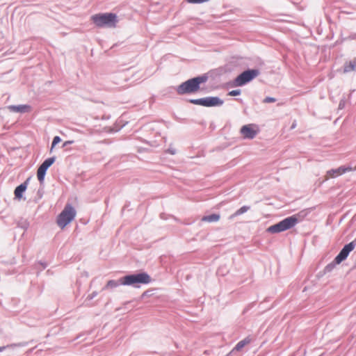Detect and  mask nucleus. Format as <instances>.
<instances>
[{"instance_id":"nucleus-1","label":"nucleus","mask_w":356,"mask_h":356,"mask_svg":"<svg viewBox=\"0 0 356 356\" xmlns=\"http://www.w3.org/2000/svg\"><path fill=\"white\" fill-rule=\"evenodd\" d=\"M208 79L207 74L189 79L178 86L176 92L179 95L195 93L200 89V85L206 83Z\"/></svg>"},{"instance_id":"nucleus-2","label":"nucleus","mask_w":356,"mask_h":356,"mask_svg":"<svg viewBox=\"0 0 356 356\" xmlns=\"http://www.w3.org/2000/svg\"><path fill=\"white\" fill-rule=\"evenodd\" d=\"M91 20L97 27H115L117 15L112 13H99L91 17Z\"/></svg>"},{"instance_id":"nucleus-3","label":"nucleus","mask_w":356,"mask_h":356,"mask_svg":"<svg viewBox=\"0 0 356 356\" xmlns=\"http://www.w3.org/2000/svg\"><path fill=\"white\" fill-rule=\"evenodd\" d=\"M150 276L145 272L125 275L122 277V285L140 287L139 284H147L151 282Z\"/></svg>"},{"instance_id":"nucleus-4","label":"nucleus","mask_w":356,"mask_h":356,"mask_svg":"<svg viewBox=\"0 0 356 356\" xmlns=\"http://www.w3.org/2000/svg\"><path fill=\"white\" fill-rule=\"evenodd\" d=\"M298 222V218L294 216H289L280 222L270 226L267 232L271 234L280 233L293 227Z\"/></svg>"},{"instance_id":"nucleus-5","label":"nucleus","mask_w":356,"mask_h":356,"mask_svg":"<svg viewBox=\"0 0 356 356\" xmlns=\"http://www.w3.org/2000/svg\"><path fill=\"white\" fill-rule=\"evenodd\" d=\"M76 216L74 208L70 204L65 205L64 209L58 216L56 219L57 225L63 229L66 227Z\"/></svg>"},{"instance_id":"nucleus-6","label":"nucleus","mask_w":356,"mask_h":356,"mask_svg":"<svg viewBox=\"0 0 356 356\" xmlns=\"http://www.w3.org/2000/svg\"><path fill=\"white\" fill-rule=\"evenodd\" d=\"M260 74V71L258 69H248L245 70L239 75L236 76V78L234 81V86H242L249 83L254 78L258 76Z\"/></svg>"},{"instance_id":"nucleus-7","label":"nucleus","mask_w":356,"mask_h":356,"mask_svg":"<svg viewBox=\"0 0 356 356\" xmlns=\"http://www.w3.org/2000/svg\"><path fill=\"white\" fill-rule=\"evenodd\" d=\"M355 246L356 238L343 246V248L335 257V262L337 264H341L348 257L350 252L355 249Z\"/></svg>"},{"instance_id":"nucleus-8","label":"nucleus","mask_w":356,"mask_h":356,"mask_svg":"<svg viewBox=\"0 0 356 356\" xmlns=\"http://www.w3.org/2000/svg\"><path fill=\"white\" fill-rule=\"evenodd\" d=\"M254 124L244 125L241 128V134L244 138L253 139L257 134V130L254 129Z\"/></svg>"},{"instance_id":"nucleus-9","label":"nucleus","mask_w":356,"mask_h":356,"mask_svg":"<svg viewBox=\"0 0 356 356\" xmlns=\"http://www.w3.org/2000/svg\"><path fill=\"white\" fill-rule=\"evenodd\" d=\"M224 102L218 97H203L202 106L215 107L221 106Z\"/></svg>"},{"instance_id":"nucleus-10","label":"nucleus","mask_w":356,"mask_h":356,"mask_svg":"<svg viewBox=\"0 0 356 356\" xmlns=\"http://www.w3.org/2000/svg\"><path fill=\"white\" fill-rule=\"evenodd\" d=\"M31 177L27 178L22 184L17 186L14 191L15 198L21 200L23 197V193L26 191Z\"/></svg>"},{"instance_id":"nucleus-11","label":"nucleus","mask_w":356,"mask_h":356,"mask_svg":"<svg viewBox=\"0 0 356 356\" xmlns=\"http://www.w3.org/2000/svg\"><path fill=\"white\" fill-rule=\"evenodd\" d=\"M8 109L13 113H26L31 111V107L27 104L10 105L8 106Z\"/></svg>"},{"instance_id":"nucleus-12","label":"nucleus","mask_w":356,"mask_h":356,"mask_svg":"<svg viewBox=\"0 0 356 356\" xmlns=\"http://www.w3.org/2000/svg\"><path fill=\"white\" fill-rule=\"evenodd\" d=\"M351 168H346L344 166H340L336 169H331L327 171V176L325 179H328L330 177H337L339 175L344 174L347 170H350Z\"/></svg>"},{"instance_id":"nucleus-13","label":"nucleus","mask_w":356,"mask_h":356,"mask_svg":"<svg viewBox=\"0 0 356 356\" xmlns=\"http://www.w3.org/2000/svg\"><path fill=\"white\" fill-rule=\"evenodd\" d=\"M122 285V277L118 280H111L108 281L106 284L104 286L103 290H106L108 289H113Z\"/></svg>"},{"instance_id":"nucleus-14","label":"nucleus","mask_w":356,"mask_h":356,"mask_svg":"<svg viewBox=\"0 0 356 356\" xmlns=\"http://www.w3.org/2000/svg\"><path fill=\"white\" fill-rule=\"evenodd\" d=\"M252 341V339L250 337H247L243 340L240 341L237 343V344L234 348L233 350L239 351L241 350L245 346L249 344Z\"/></svg>"},{"instance_id":"nucleus-15","label":"nucleus","mask_w":356,"mask_h":356,"mask_svg":"<svg viewBox=\"0 0 356 356\" xmlns=\"http://www.w3.org/2000/svg\"><path fill=\"white\" fill-rule=\"evenodd\" d=\"M220 215L218 213H212L202 217V220L204 222H217L220 219Z\"/></svg>"},{"instance_id":"nucleus-16","label":"nucleus","mask_w":356,"mask_h":356,"mask_svg":"<svg viewBox=\"0 0 356 356\" xmlns=\"http://www.w3.org/2000/svg\"><path fill=\"white\" fill-rule=\"evenodd\" d=\"M344 72H350L352 71H356V60H350L348 63L344 65L343 68Z\"/></svg>"},{"instance_id":"nucleus-17","label":"nucleus","mask_w":356,"mask_h":356,"mask_svg":"<svg viewBox=\"0 0 356 356\" xmlns=\"http://www.w3.org/2000/svg\"><path fill=\"white\" fill-rule=\"evenodd\" d=\"M250 209V207L249 206H243L242 207H241L239 209H238L237 211H235V213H234L232 216H231V218H234L235 216H240L245 212H247L249 209Z\"/></svg>"},{"instance_id":"nucleus-18","label":"nucleus","mask_w":356,"mask_h":356,"mask_svg":"<svg viewBox=\"0 0 356 356\" xmlns=\"http://www.w3.org/2000/svg\"><path fill=\"white\" fill-rule=\"evenodd\" d=\"M46 172H47L43 171L42 170H40L39 168L38 169L37 177H38V180H39L40 184L43 183L44 177H45Z\"/></svg>"},{"instance_id":"nucleus-19","label":"nucleus","mask_w":356,"mask_h":356,"mask_svg":"<svg viewBox=\"0 0 356 356\" xmlns=\"http://www.w3.org/2000/svg\"><path fill=\"white\" fill-rule=\"evenodd\" d=\"M337 264H338L335 262V259H334L332 262H331L330 264H327L325 267V269H324L325 273L331 272L335 268Z\"/></svg>"},{"instance_id":"nucleus-20","label":"nucleus","mask_w":356,"mask_h":356,"mask_svg":"<svg viewBox=\"0 0 356 356\" xmlns=\"http://www.w3.org/2000/svg\"><path fill=\"white\" fill-rule=\"evenodd\" d=\"M56 161V156H52V157H50V158H48L47 159H45L42 163L48 167V168L55 162Z\"/></svg>"},{"instance_id":"nucleus-21","label":"nucleus","mask_w":356,"mask_h":356,"mask_svg":"<svg viewBox=\"0 0 356 356\" xmlns=\"http://www.w3.org/2000/svg\"><path fill=\"white\" fill-rule=\"evenodd\" d=\"M61 141V138L60 136H55L54 138H53V141H52V143H51V148H50V153L52 152L53 151V149L55 147V146L59 143Z\"/></svg>"},{"instance_id":"nucleus-22","label":"nucleus","mask_w":356,"mask_h":356,"mask_svg":"<svg viewBox=\"0 0 356 356\" xmlns=\"http://www.w3.org/2000/svg\"><path fill=\"white\" fill-rule=\"evenodd\" d=\"M189 102L193 104H195V105L202 106L203 98L191 99H189Z\"/></svg>"},{"instance_id":"nucleus-23","label":"nucleus","mask_w":356,"mask_h":356,"mask_svg":"<svg viewBox=\"0 0 356 356\" xmlns=\"http://www.w3.org/2000/svg\"><path fill=\"white\" fill-rule=\"evenodd\" d=\"M241 90L238 89V90H233L232 91H229V93H228V95L229 96H237V95H239L241 94Z\"/></svg>"},{"instance_id":"nucleus-24","label":"nucleus","mask_w":356,"mask_h":356,"mask_svg":"<svg viewBox=\"0 0 356 356\" xmlns=\"http://www.w3.org/2000/svg\"><path fill=\"white\" fill-rule=\"evenodd\" d=\"M276 99L271 97H266L265 99H264L263 102L264 103H273L275 102Z\"/></svg>"},{"instance_id":"nucleus-25","label":"nucleus","mask_w":356,"mask_h":356,"mask_svg":"<svg viewBox=\"0 0 356 356\" xmlns=\"http://www.w3.org/2000/svg\"><path fill=\"white\" fill-rule=\"evenodd\" d=\"M209 1V0H187V1L191 3H202L207 2Z\"/></svg>"},{"instance_id":"nucleus-26","label":"nucleus","mask_w":356,"mask_h":356,"mask_svg":"<svg viewBox=\"0 0 356 356\" xmlns=\"http://www.w3.org/2000/svg\"><path fill=\"white\" fill-rule=\"evenodd\" d=\"M37 265L41 266V268H38L40 270H42L45 269L46 267L47 266V264L45 262H42V261H39Z\"/></svg>"},{"instance_id":"nucleus-27","label":"nucleus","mask_w":356,"mask_h":356,"mask_svg":"<svg viewBox=\"0 0 356 356\" xmlns=\"http://www.w3.org/2000/svg\"><path fill=\"white\" fill-rule=\"evenodd\" d=\"M97 296V292L94 291L88 296L87 300H90L93 299L95 297H96Z\"/></svg>"},{"instance_id":"nucleus-28","label":"nucleus","mask_w":356,"mask_h":356,"mask_svg":"<svg viewBox=\"0 0 356 356\" xmlns=\"http://www.w3.org/2000/svg\"><path fill=\"white\" fill-rule=\"evenodd\" d=\"M345 105H346V101L344 99H341L339 104V108L343 109L345 107Z\"/></svg>"},{"instance_id":"nucleus-29","label":"nucleus","mask_w":356,"mask_h":356,"mask_svg":"<svg viewBox=\"0 0 356 356\" xmlns=\"http://www.w3.org/2000/svg\"><path fill=\"white\" fill-rule=\"evenodd\" d=\"M74 143L73 140H67V141H65L63 144V147H67V145H71Z\"/></svg>"},{"instance_id":"nucleus-30","label":"nucleus","mask_w":356,"mask_h":356,"mask_svg":"<svg viewBox=\"0 0 356 356\" xmlns=\"http://www.w3.org/2000/svg\"><path fill=\"white\" fill-rule=\"evenodd\" d=\"M38 168L45 172L48 170V167L45 166L43 163H42Z\"/></svg>"},{"instance_id":"nucleus-31","label":"nucleus","mask_w":356,"mask_h":356,"mask_svg":"<svg viewBox=\"0 0 356 356\" xmlns=\"http://www.w3.org/2000/svg\"><path fill=\"white\" fill-rule=\"evenodd\" d=\"M168 152H169L170 154H175V149H168Z\"/></svg>"},{"instance_id":"nucleus-32","label":"nucleus","mask_w":356,"mask_h":356,"mask_svg":"<svg viewBox=\"0 0 356 356\" xmlns=\"http://www.w3.org/2000/svg\"><path fill=\"white\" fill-rule=\"evenodd\" d=\"M296 127V122H294L292 124V125H291V129H293Z\"/></svg>"},{"instance_id":"nucleus-33","label":"nucleus","mask_w":356,"mask_h":356,"mask_svg":"<svg viewBox=\"0 0 356 356\" xmlns=\"http://www.w3.org/2000/svg\"><path fill=\"white\" fill-rule=\"evenodd\" d=\"M353 268H356V258H355V260L354 261V264H353Z\"/></svg>"},{"instance_id":"nucleus-34","label":"nucleus","mask_w":356,"mask_h":356,"mask_svg":"<svg viewBox=\"0 0 356 356\" xmlns=\"http://www.w3.org/2000/svg\"><path fill=\"white\" fill-rule=\"evenodd\" d=\"M5 348V346L0 347V352L3 351Z\"/></svg>"},{"instance_id":"nucleus-35","label":"nucleus","mask_w":356,"mask_h":356,"mask_svg":"<svg viewBox=\"0 0 356 356\" xmlns=\"http://www.w3.org/2000/svg\"><path fill=\"white\" fill-rule=\"evenodd\" d=\"M118 130L116 129H111V132H114V131H117Z\"/></svg>"}]
</instances>
